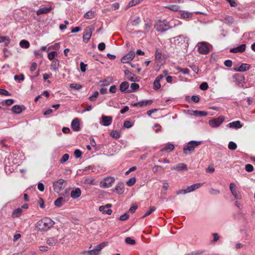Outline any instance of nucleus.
<instances>
[{
    "mask_svg": "<svg viewBox=\"0 0 255 255\" xmlns=\"http://www.w3.org/2000/svg\"><path fill=\"white\" fill-rule=\"evenodd\" d=\"M54 225V222L50 218L46 217L38 221L35 224V229L39 231H46Z\"/></svg>",
    "mask_w": 255,
    "mask_h": 255,
    "instance_id": "obj_1",
    "label": "nucleus"
},
{
    "mask_svg": "<svg viewBox=\"0 0 255 255\" xmlns=\"http://www.w3.org/2000/svg\"><path fill=\"white\" fill-rule=\"evenodd\" d=\"M202 143L201 141L191 140L183 147V152L186 155L190 154L194 149Z\"/></svg>",
    "mask_w": 255,
    "mask_h": 255,
    "instance_id": "obj_2",
    "label": "nucleus"
},
{
    "mask_svg": "<svg viewBox=\"0 0 255 255\" xmlns=\"http://www.w3.org/2000/svg\"><path fill=\"white\" fill-rule=\"evenodd\" d=\"M14 158V155H9L7 157H5L4 160V164L5 165V171L6 172H12L14 170L15 165L17 163L14 159L11 160Z\"/></svg>",
    "mask_w": 255,
    "mask_h": 255,
    "instance_id": "obj_3",
    "label": "nucleus"
},
{
    "mask_svg": "<svg viewBox=\"0 0 255 255\" xmlns=\"http://www.w3.org/2000/svg\"><path fill=\"white\" fill-rule=\"evenodd\" d=\"M198 51L204 55L208 54L211 50L212 46L207 42H198L197 44Z\"/></svg>",
    "mask_w": 255,
    "mask_h": 255,
    "instance_id": "obj_4",
    "label": "nucleus"
},
{
    "mask_svg": "<svg viewBox=\"0 0 255 255\" xmlns=\"http://www.w3.org/2000/svg\"><path fill=\"white\" fill-rule=\"evenodd\" d=\"M169 22L165 19L158 20L154 26V28L158 31L164 32L170 28Z\"/></svg>",
    "mask_w": 255,
    "mask_h": 255,
    "instance_id": "obj_5",
    "label": "nucleus"
},
{
    "mask_svg": "<svg viewBox=\"0 0 255 255\" xmlns=\"http://www.w3.org/2000/svg\"><path fill=\"white\" fill-rule=\"evenodd\" d=\"M66 185V181L63 179H60L53 183L54 190L58 193L61 191Z\"/></svg>",
    "mask_w": 255,
    "mask_h": 255,
    "instance_id": "obj_6",
    "label": "nucleus"
},
{
    "mask_svg": "<svg viewBox=\"0 0 255 255\" xmlns=\"http://www.w3.org/2000/svg\"><path fill=\"white\" fill-rule=\"evenodd\" d=\"M115 178L113 177L108 176L105 177L100 182V187L104 188H109L112 186V184L115 182Z\"/></svg>",
    "mask_w": 255,
    "mask_h": 255,
    "instance_id": "obj_7",
    "label": "nucleus"
},
{
    "mask_svg": "<svg viewBox=\"0 0 255 255\" xmlns=\"http://www.w3.org/2000/svg\"><path fill=\"white\" fill-rule=\"evenodd\" d=\"M95 30V28L92 26H87L86 27L84 30V34H83V41L85 43H88L89 41L93 31Z\"/></svg>",
    "mask_w": 255,
    "mask_h": 255,
    "instance_id": "obj_8",
    "label": "nucleus"
},
{
    "mask_svg": "<svg viewBox=\"0 0 255 255\" xmlns=\"http://www.w3.org/2000/svg\"><path fill=\"white\" fill-rule=\"evenodd\" d=\"M230 190L235 199H241L242 198V195L234 183L230 184Z\"/></svg>",
    "mask_w": 255,
    "mask_h": 255,
    "instance_id": "obj_9",
    "label": "nucleus"
},
{
    "mask_svg": "<svg viewBox=\"0 0 255 255\" xmlns=\"http://www.w3.org/2000/svg\"><path fill=\"white\" fill-rule=\"evenodd\" d=\"M224 118L219 117L209 121V125L212 128H217L219 127L224 121Z\"/></svg>",
    "mask_w": 255,
    "mask_h": 255,
    "instance_id": "obj_10",
    "label": "nucleus"
},
{
    "mask_svg": "<svg viewBox=\"0 0 255 255\" xmlns=\"http://www.w3.org/2000/svg\"><path fill=\"white\" fill-rule=\"evenodd\" d=\"M135 53L133 51H130L121 59V62L123 63H128L134 57Z\"/></svg>",
    "mask_w": 255,
    "mask_h": 255,
    "instance_id": "obj_11",
    "label": "nucleus"
},
{
    "mask_svg": "<svg viewBox=\"0 0 255 255\" xmlns=\"http://www.w3.org/2000/svg\"><path fill=\"white\" fill-rule=\"evenodd\" d=\"M112 117L103 115L101 117V121L100 122V124L102 126L107 127L112 124Z\"/></svg>",
    "mask_w": 255,
    "mask_h": 255,
    "instance_id": "obj_12",
    "label": "nucleus"
},
{
    "mask_svg": "<svg viewBox=\"0 0 255 255\" xmlns=\"http://www.w3.org/2000/svg\"><path fill=\"white\" fill-rule=\"evenodd\" d=\"M112 207L111 204H107L105 206H101L99 207V210L100 212H102L103 214L111 215L112 213V210L110 209Z\"/></svg>",
    "mask_w": 255,
    "mask_h": 255,
    "instance_id": "obj_13",
    "label": "nucleus"
},
{
    "mask_svg": "<svg viewBox=\"0 0 255 255\" xmlns=\"http://www.w3.org/2000/svg\"><path fill=\"white\" fill-rule=\"evenodd\" d=\"M25 109V107L23 105H15L12 107L11 111L14 114H19Z\"/></svg>",
    "mask_w": 255,
    "mask_h": 255,
    "instance_id": "obj_14",
    "label": "nucleus"
},
{
    "mask_svg": "<svg viewBox=\"0 0 255 255\" xmlns=\"http://www.w3.org/2000/svg\"><path fill=\"white\" fill-rule=\"evenodd\" d=\"M251 68V65L249 64L242 63L239 67L235 68L234 70L236 71L239 72H245L249 70Z\"/></svg>",
    "mask_w": 255,
    "mask_h": 255,
    "instance_id": "obj_15",
    "label": "nucleus"
},
{
    "mask_svg": "<svg viewBox=\"0 0 255 255\" xmlns=\"http://www.w3.org/2000/svg\"><path fill=\"white\" fill-rule=\"evenodd\" d=\"M246 48V45L245 44H243L240 45L239 46L232 48L230 50V52L232 53H238V52H243L245 51Z\"/></svg>",
    "mask_w": 255,
    "mask_h": 255,
    "instance_id": "obj_16",
    "label": "nucleus"
},
{
    "mask_svg": "<svg viewBox=\"0 0 255 255\" xmlns=\"http://www.w3.org/2000/svg\"><path fill=\"white\" fill-rule=\"evenodd\" d=\"M129 87V84L128 82L125 81L122 82L120 85V90L122 92L130 93V90H128Z\"/></svg>",
    "mask_w": 255,
    "mask_h": 255,
    "instance_id": "obj_17",
    "label": "nucleus"
},
{
    "mask_svg": "<svg viewBox=\"0 0 255 255\" xmlns=\"http://www.w3.org/2000/svg\"><path fill=\"white\" fill-rule=\"evenodd\" d=\"M125 191L124 184L123 183H118L116 186L114 191L119 194H122Z\"/></svg>",
    "mask_w": 255,
    "mask_h": 255,
    "instance_id": "obj_18",
    "label": "nucleus"
},
{
    "mask_svg": "<svg viewBox=\"0 0 255 255\" xmlns=\"http://www.w3.org/2000/svg\"><path fill=\"white\" fill-rule=\"evenodd\" d=\"M71 127L73 130L78 131L80 130L79 120L78 118L74 119L71 123Z\"/></svg>",
    "mask_w": 255,
    "mask_h": 255,
    "instance_id": "obj_19",
    "label": "nucleus"
},
{
    "mask_svg": "<svg viewBox=\"0 0 255 255\" xmlns=\"http://www.w3.org/2000/svg\"><path fill=\"white\" fill-rule=\"evenodd\" d=\"M171 169V170H175L177 171H180L187 170V167L186 164L184 163H179L175 166L172 167Z\"/></svg>",
    "mask_w": 255,
    "mask_h": 255,
    "instance_id": "obj_20",
    "label": "nucleus"
},
{
    "mask_svg": "<svg viewBox=\"0 0 255 255\" xmlns=\"http://www.w3.org/2000/svg\"><path fill=\"white\" fill-rule=\"evenodd\" d=\"M100 253L99 250L95 247L93 250L83 252L82 254L83 255H99Z\"/></svg>",
    "mask_w": 255,
    "mask_h": 255,
    "instance_id": "obj_21",
    "label": "nucleus"
},
{
    "mask_svg": "<svg viewBox=\"0 0 255 255\" xmlns=\"http://www.w3.org/2000/svg\"><path fill=\"white\" fill-rule=\"evenodd\" d=\"M125 74L127 78L130 81L134 82L136 79V77L135 75L128 70L125 71Z\"/></svg>",
    "mask_w": 255,
    "mask_h": 255,
    "instance_id": "obj_22",
    "label": "nucleus"
},
{
    "mask_svg": "<svg viewBox=\"0 0 255 255\" xmlns=\"http://www.w3.org/2000/svg\"><path fill=\"white\" fill-rule=\"evenodd\" d=\"M203 185V183H198L194 184L191 186H188L187 187V190L188 191V193H190L191 192H192L196 189H197L201 187L202 185Z\"/></svg>",
    "mask_w": 255,
    "mask_h": 255,
    "instance_id": "obj_23",
    "label": "nucleus"
},
{
    "mask_svg": "<svg viewBox=\"0 0 255 255\" xmlns=\"http://www.w3.org/2000/svg\"><path fill=\"white\" fill-rule=\"evenodd\" d=\"M81 194V191L79 188H77L73 190L71 192V197L73 199L79 197Z\"/></svg>",
    "mask_w": 255,
    "mask_h": 255,
    "instance_id": "obj_24",
    "label": "nucleus"
},
{
    "mask_svg": "<svg viewBox=\"0 0 255 255\" xmlns=\"http://www.w3.org/2000/svg\"><path fill=\"white\" fill-rule=\"evenodd\" d=\"M46 243L50 246H54L58 243V241L55 237H51L47 239Z\"/></svg>",
    "mask_w": 255,
    "mask_h": 255,
    "instance_id": "obj_25",
    "label": "nucleus"
},
{
    "mask_svg": "<svg viewBox=\"0 0 255 255\" xmlns=\"http://www.w3.org/2000/svg\"><path fill=\"white\" fill-rule=\"evenodd\" d=\"M59 66V61L57 59H54L50 65L51 69L56 71L58 69Z\"/></svg>",
    "mask_w": 255,
    "mask_h": 255,
    "instance_id": "obj_26",
    "label": "nucleus"
},
{
    "mask_svg": "<svg viewBox=\"0 0 255 255\" xmlns=\"http://www.w3.org/2000/svg\"><path fill=\"white\" fill-rule=\"evenodd\" d=\"M229 126L231 128L238 129L241 128L243 125L241 124V122L240 121H237L229 123Z\"/></svg>",
    "mask_w": 255,
    "mask_h": 255,
    "instance_id": "obj_27",
    "label": "nucleus"
},
{
    "mask_svg": "<svg viewBox=\"0 0 255 255\" xmlns=\"http://www.w3.org/2000/svg\"><path fill=\"white\" fill-rule=\"evenodd\" d=\"M51 10V7H42L38 9L36 11V14L38 15L45 14L49 12Z\"/></svg>",
    "mask_w": 255,
    "mask_h": 255,
    "instance_id": "obj_28",
    "label": "nucleus"
},
{
    "mask_svg": "<svg viewBox=\"0 0 255 255\" xmlns=\"http://www.w3.org/2000/svg\"><path fill=\"white\" fill-rule=\"evenodd\" d=\"M161 57L162 53L161 50L159 48H156L155 55V61L157 63H160L161 61Z\"/></svg>",
    "mask_w": 255,
    "mask_h": 255,
    "instance_id": "obj_29",
    "label": "nucleus"
},
{
    "mask_svg": "<svg viewBox=\"0 0 255 255\" xmlns=\"http://www.w3.org/2000/svg\"><path fill=\"white\" fill-rule=\"evenodd\" d=\"M65 200L63 197H59L54 202V205L58 207L62 206L63 202H65Z\"/></svg>",
    "mask_w": 255,
    "mask_h": 255,
    "instance_id": "obj_30",
    "label": "nucleus"
},
{
    "mask_svg": "<svg viewBox=\"0 0 255 255\" xmlns=\"http://www.w3.org/2000/svg\"><path fill=\"white\" fill-rule=\"evenodd\" d=\"M22 212V210L19 208L14 210L12 213V216L13 218L19 217Z\"/></svg>",
    "mask_w": 255,
    "mask_h": 255,
    "instance_id": "obj_31",
    "label": "nucleus"
},
{
    "mask_svg": "<svg viewBox=\"0 0 255 255\" xmlns=\"http://www.w3.org/2000/svg\"><path fill=\"white\" fill-rule=\"evenodd\" d=\"M174 148V145L173 144L169 143L166 145L163 148L161 149V151H172Z\"/></svg>",
    "mask_w": 255,
    "mask_h": 255,
    "instance_id": "obj_32",
    "label": "nucleus"
},
{
    "mask_svg": "<svg viewBox=\"0 0 255 255\" xmlns=\"http://www.w3.org/2000/svg\"><path fill=\"white\" fill-rule=\"evenodd\" d=\"M152 103L151 100H145L139 102V107L146 106L148 105H150Z\"/></svg>",
    "mask_w": 255,
    "mask_h": 255,
    "instance_id": "obj_33",
    "label": "nucleus"
},
{
    "mask_svg": "<svg viewBox=\"0 0 255 255\" xmlns=\"http://www.w3.org/2000/svg\"><path fill=\"white\" fill-rule=\"evenodd\" d=\"M19 45L22 48H28L30 46V44L28 41L22 40L19 43Z\"/></svg>",
    "mask_w": 255,
    "mask_h": 255,
    "instance_id": "obj_34",
    "label": "nucleus"
},
{
    "mask_svg": "<svg viewBox=\"0 0 255 255\" xmlns=\"http://www.w3.org/2000/svg\"><path fill=\"white\" fill-rule=\"evenodd\" d=\"M95 12L92 11H89L85 13L84 17L86 19H92L94 17Z\"/></svg>",
    "mask_w": 255,
    "mask_h": 255,
    "instance_id": "obj_35",
    "label": "nucleus"
},
{
    "mask_svg": "<svg viewBox=\"0 0 255 255\" xmlns=\"http://www.w3.org/2000/svg\"><path fill=\"white\" fill-rule=\"evenodd\" d=\"M175 41H178L179 42H185L186 39H187V37L183 35H180L175 37H174Z\"/></svg>",
    "mask_w": 255,
    "mask_h": 255,
    "instance_id": "obj_36",
    "label": "nucleus"
},
{
    "mask_svg": "<svg viewBox=\"0 0 255 255\" xmlns=\"http://www.w3.org/2000/svg\"><path fill=\"white\" fill-rule=\"evenodd\" d=\"M167 8H168L170 10L174 11H177L179 10L180 6L178 5L175 4H172L166 7Z\"/></svg>",
    "mask_w": 255,
    "mask_h": 255,
    "instance_id": "obj_37",
    "label": "nucleus"
},
{
    "mask_svg": "<svg viewBox=\"0 0 255 255\" xmlns=\"http://www.w3.org/2000/svg\"><path fill=\"white\" fill-rule=\"evenodd\" d=\"M70 87L71 89L78 90L82 88V86L76 83H72L70 85Z\"/></svg>",
    "mask_w": 255,
    "mask_h": 255,
    "instance_id": "obj_38",
    "label": "nucleus"
},
{
    "mask_svg": "<svg viewBox=\"0 0 255 255\" xmlns=\"http://www.w3.org/2000/svg\"><path fill=\"white\" fill-rule=\"evenodd\" d=\"M85 183L93 185L97 184V183L95 181V179L92 178L86 179L85 180Z\"/></svg>",
    "mask_w": 255,
    "mask_h": 255,
    "instance_id": "obj_39",
    "label": "nucleus"
},
{
    "mask_svg": "<svg viewBox=\"0 0 255 255\" xmlns=\"http://www.w3.org/2000/svg\"><path fill=\"white\" fill-rule=\"evenodd\" d=\"M153 84V88L154 90H158L160 88L161 85L159 81L155 79Z\"/></svg>",
    "mask_w": 255,
    "mask_h": 255,
    "instance_id": "obj_40",
    "label": "nucleus"
},
{
    "mask_svg": "<svg viewBox=\"0 0 255 255\" xmlns=\"http://www.w3.org/2000/svg\"><path fill=\"white\" fill-rule=\"evenodd\" d=\"M111 136L115 138H119L120 137V133L117 130H113L110 133Z\"/></svg>",
    "mask_w": 255,
    "mask_h": 255,
    "instance_id": "obj_41",
    "label": "nucleus"
},
{
    "mask_svg": "<svg viewBox=\"0 0 255 255\" xmlns=\"http://www.w3.org/2000/svg\"><path fill=\"white\" fill-rule=\"evenodd\" d=\"M125 242L127 244L133 245L135 244L134 240L131 239L130 237H127L125 239Z\"/></svg>",
    "mask_w": 255,
    "mask_h": 255,
    "instance_id": "obj_42",
    "label": "nucleus"
},
{
    "mask_svg": "<svg viewBox=\"0 0 255 255\" xmlns=\"http://www.w3.org/2000/svg\"><path fill=\"white\" fill-rule=\"evenodd\" d=\"M136 179L135 177L130 178L127 181V184L129 186H131L135 183Z\"/></svg>",
    "mask_w": 255,
    "mask_h": 255,
    "instance_id": "obj_43",
    "label": "nucleus"
},
{
    "mask_svg": "<svg viewBox=\"0 0 255 255\" xmlns=\"http://www.w3.org/2000/svg\"><path fill=\"white\" fill-rule=\"evenodd\" d=\"M237 147L236 143L233 141H230L228 144V148L230 150H235Z\"/></svg>",
    "mask_w": 255,
    "mask_h": 255,
    "instance_id": "obj_44",
    "label": "nucleus"
},
{
    "mask_svg": "<svg viewBox=\"0 0 255 255\" xmlns=\"http://www.w3.org/2000/svg\"><path fill=\"white\" fill-rule=\"evenodd\" d=\"M141 21L140 18L139 17H136L133 20L131 21V24L133 26H137Z\"/></svg>",
    "mask_w": 255,
    "mask_h": 255,
    "instance_id": "obj_45",
    "label": "nucleus"
},
{
    "mask_svg": "<svg viewBox=\"0 0 255 255\" xmlns=\"http://www.w3.org/2000/svg\"><path fill=\"white\" fill-rule=\"evenodd\" d=\"M57 53L56 51H52L48 53V58L50 60H53L54 59V57L56 55H57Z\"/></svg>",
    "mask_w": 255,
    "mask_h": 255,
    "instance_id": "obj_46",
    "label": "nucleus"
},
{
    "mask_svg": "<svg viewBox=\"0 0 255 255\" xmlns=\"http://www.w3.org/2000/svg\"><path fill=\"white\" fill-rule=\"evenodd\" d=\"M99 95V92L97 91H96L94 92L93 95L90 96L89 97V100L91 101H95L96 99V98L98 97Z\"/></svg>",
    "mask_w": 255,
    "mask_h": 255,
    "instance_id": "obj_47",
    "label": "nucleus"
},
{
    "mask_svg": "<svg viewBox=\"0 0 255 255\" xmlns=\"http://www.w3.org/2000/svg\"><path fill=\"white\" fill-rule=\"evenodd\" d=\"M69 156L68 154H64L62 158L60 159V162L61 163H63L67 161L69 159Z\"/></svg>",
    "mask_w": 255,
    "mask_h": 255,
    "instance_id": "obj_48",
    "label": "nucleus"
},
{
    "mask_svg": "<svg viewBox=\"0 0 255 255\" xmlns=\"http://www.w3.org/2000/svg\"><path fill=\"white\" fill-rule=\"evenodd\" d=\"M155 210V208L154 207H150L149 209L147 211L144 216L142 217L143 218L149 215L151 213H152Z\"/></svg>",
    "mask_w": 255,
    "mask_h": 255,
    "instance_id": "obj_49",
    "label": "nucleus"
},
{
    "mask_svg": "<svg viewBox=\"0 0 255 255\" xmlns=\"http://www.w3.org/2000/svg\"><path fill=\"white\" fill-rule=\"evenodd\" d=\"M14 80H18L19 81V82H20L21 81H22L24 79V76L23 74H20L19 75H15L14 77Z\"/></svg>",
    "mask_w": 255,
    "mask_h": 255,
    "instance_id": "obj_50",
    "label": "nucleus"
},
{
    "mask_svg": "<svg viewBox=\"0 0 255 255\" xmlns=\"http://www.w3.org/2000/svg\"><path fill=\"white\" fill-rule=\"evenodd\" d=\"M162 168L161 166L160 165H154L152 167V171L154 173H157Z\"/></svg>",
    "mask_w": 255,
    "mask_h": 255,
    "instance_id": "obj_51",
    "label": "nucleus"
},
{
    "mask_svg": "<svg viewBox=\"0 0 255 255\" xmlns=\"http://www.w3.org/2000/svg\"><path fill=\"white\" fill-rule=\"evenodd\" d=\"M0 94L7 96H9L11 95L10 93L7 90L1 88H0Z\"/></svg>",
    "mask_w": 255,
    "mask_h": 255,
    "instance_id": "obj_52",
    "label": "nucleus"
},
{
    "mask_svg": "<svg viewBox=\"0 0 255 255\" xmlns=\"http://www.w3.org/2000/svg\"><path fill=\"white\" fill-rule=\"evenodd\" d=\"M200 89L202 90H206L208 88V85L206 82H203L200 85Z\"/></svg>",
    "mask_w": 255,
    "mask_h": 255,
    "instance_id": "obj_53",
    "label": "nucleus"
},
{
    "mask_svg": "<svg viewBox=\"0 0 255 255\" xmlns=\"http://www.w3.org/2000/svg\"><path fill=\"white\" fill-rule=\"evenodd\" d=\"M139 85L136 83H132L130 85V88L132 89L131 92L137 90L139 88Z\"/></svg>",
    "mask_w": 255,
    "mask_h": 255,
    "instance_id": "obj_54",
    "label": "nucleus"
},
{
    "mask_svg": "<svg viewBox=\"0 0 255 255\" xmlns=\"http://www.w3.org/2000/svg\"><path fill=\"white\" fill-rule=\"evenodd\" d=\"M74 156L76 158H80L82 155V152L80 149H76L74 152Z\"/></svg>",
    "mask_w": 255,
    "mask_h": 255,
    "instance_id": "obj_55",
    "label": "nucleus"
},
{
    "mask_svg": "<svg viewBox=\"0 0 255 255\" xmlns=\"http://www.w3.org/2000/svg\"><path fill=\"white\" fill-rule=\"evenodd\" d=\"M245 169L248 172H252L254 170V167L252 164H248L246 165Z\"/></svg>",
    "mask_w": 255,
    "mask_h": 255,
    "instance_id": "obj_56",
    "label": "nucleus"
},
{
    "mask_svg": "<svg viewBox=\"0 0 255 255\" xmlns=\"http://www.w3.org/2000/svg\"><path fill=\"white\" fill-rule=\"evenodd\" d=\"M112 78L111 77H108L107 79L103 81V83L104 85H108L110 83L112 82Z\"/></svg>",
    "mask_w": 255,
    "mask_h": 255,
    "instance_id": "obj_57",
    "label": "nucleus"
},
{
    "mask_svg": "<svg viewBox=\"0 0 255 255\" xmlns=\"http://www.w3.org/2000/svg\"><path fill=\"white\" fill-rule=\"evenodd\" d=\"M132 125V124L129 121H126L124 123V126L127 128H130Z\"/></svg>",
    "mask_w": 255,
    "mask_h": 255,
    "instance_id": "obj_58",
    "label": "nucleus"
},
{
    "mask_svg": "<svg viewBox=\"0 0 255 255\" xmlns=\"http://www.w3.org/2000/svg\"><path fill=\"white\" fill-rule=\"evenodd\" d=\"M129 218V215L128 213H125L121 215L119 219L121 221H125Z\"/></svg>",
    "mask_w": 255,
    "mask_h": 255,
    "instance_id": "obj_59",
    "label": "nucleus"
},
{
    "mask_svg": "<svg viewBox=\"0 0 255 255\" xmlns=\"http://www.w3.org/2000/svg\"><path fill=\"white\" fill-rule=\"evenodd\" d=\"M179 71L182 73L183 74L186 75L188 74L189 73V70L188 68H179Z\"/></svg>",
    "mask_w": 255,
    "mask_h": 255,
    "instance_id": "obj_60",
    "label": "nucleus"
},
{
    "mask_svg": "<svg viewBox=\"0 0 255 255\" xmlns=\"http://www.w3.org/2000/svg\"><path fill=\"white\" fill-rule=\"evenodd\" d=\"M181 16L182 18H188V17L191 16V13L190 12H183L182 13H181Z\"/></svg>",
    "mask_w": 255,
    "mask_h": 255,
    "instance_id": "obj_61",
    "label": "nucleus"
},
{
    "mask_svg": "<svg viewBox=\"0 0 255 255\" xmlns=\"http://www.w3.org/2000/svg\"><path fill=\"white\" fill-rule=\"evenodd\" d=\"M139 2V0H132L128 3V6H132L135 5Z\"/></svg>",
    "mask_w": 255,
    "mask_h": 255,
    "instance_id": "obj_62",
    "label": "nucleus"
},
{
    "mask_svg": "<svg viewBox=\"0 0 255 255\" xmlns=\"http://www.w3.org/2000/svg\"><path fill=\"white\" fill-rule=\"evenodd\" d=\"M105 47H106L105 44L103 42L100 43L98 46V49L100 51L104 50L105 49Z\"/></svg>",
    "mask_w": 255,
    "mask_h": 255,
    "instance_id": "obj_63",
    "label": "nucleus"
},
{
    "mask_svg": "<svg viewBox=\"0 0 255 255\" xmlns=\"http://www.w3.org/2000/svg\"><path fill=\"white\" fill-rule=\"evenodd\" d=\"M151 26L152 24L151 23H146L144 24V28L146 31L148 32L151 28Z\"/></svg>",
    "mask_w": 255,
    "mask_h": 255,
    "instance_id": "obj_64",
    "label": "nucleus"
}]
</instances>
